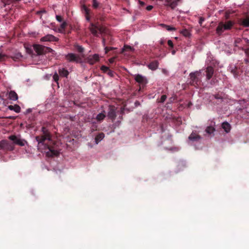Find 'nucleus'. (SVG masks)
Listing matches in <instances>:
<instances>
[{
  "label": "nucleus",
  "mask_w": 249,
  "mask_h": 249,
  "mask_svg": "<svg viewBox=\"0 0 249 249\" xmlns=\"http://www.w3.org/2000/svg\"><path fill=\"white\" fill-rule=\"evenodd\" d=\"M42 135L36 137V140L38 142L37 148L41 152L43 150L48 149L49 151L46 152V155L48 156H53L58 155V151L52 149L49 144L52 141L51 136L48 130L45 127L41 128Z\"/></svg>",
  "instance_id": "nucleus-1"
},
{
  "label": "nucleus",
  "mask_w": 249,
  "mask_h": 249,
  "mask_svg": "<svg viewBox=\"0 0 249 249\" xmlns=\"http://www.w3.org/2000/svg\"><path fill=\"white\" fill-rule=\"evenodd\" d=\"M82 54H78L73 53H69L65 55V58L70 62L81 63L82 62Z\"/></svg>",
  "instance_id": "nucleus-2"
},
{
  "label": "nucleus",
  "mask_w": 249,
  "mask_h": 249,
  "mask_svg": "<svg viewBox=\"0 0 249 249\" xmlns=\"http://www.w3.org/2000/svg\"><path fill=\"white\" fill-rule=\"evenodd\" d=\"M89 29L91 34L96 36H98L99 34L104 31V28L101 27L99 24H94L91 23Z\"/></svg>",
  "instance_id": "nucleus-3"
},
{
  "label": "nucleus",
  "mask_w": 249,
  "mask_h": 249,
  "mask_svg": "<svg viewBox=\"0 0 249 249\" xmlns=\"http://www.w3.org/2000/svg\"><path fill=\"white\" fill-rule=\"evenodd\" d=\"M233 23L231 21H228L225 23L220 22L219 23L217 28L216 33L218 34H221L225 30L230 29L233 26Z\"/></svg>",
  "instance_id": "nucleus-4"
},
{
  "label": "nucleus",
  "mask_w": 249,
  "mask_h": 249,
  "mask_svg": "<svg viewBox=\"0 0 249 249\" xmlns=\"http://www.w3.org/2000/svg\"><path fill=\"white\" fill-rule=\"evenodd\" d=\"M0 148L7 150L12 151L14 149V147L6 140H1L0 142Z\"/></svg>",
  "instance_id": "nucleus-5"
},
{
  "label": "nucleus",
  "mask_w": 249,
  "mask_h": 249,
  "mask_svg": "<svg viewBox=\"0 0 249 249\" xmlns=\"http://www.w3.org/2000/svg\"><path fill=\"white\" fill-rule=\"evenodd\" d=\"M135 80L137 82L142 85H145L147 83V80L146 77L140 74H136L135 75Z\"/></svg>",
  "instance_id": "nucleus-6"
},
{
  "label": "nucleus",
  "mask_w": 249,
  "mask_h": 249,
  "mask_svg": "<svg viewBox=\"0 0 249 249\" xmlns=\"http://www.w3.org/2000/svg\"><path fill=\"white\" fill-rule=\"evenodd\" d=\"M213 72H214L213 68V67L212 66H208L205 68V73H206L205 76L206 77L207 81H209L212 78V77L213 74Z\"/></svg>",
  "instance_id": "nucleus-7"
},
{
  "label": "nucleus",
  "mask_w": 249,
  "mask_h": 249,
  "mask_svg": "<svg viewBox=\"0 0 249 249\" xmlns=\"http://www.w3.org/2000/svg\"><path fill=\"white\" fill-rule=\"evenodd\" d=\"M165 5L170 7L171 9H174L178 5L180 0H164Z\"/></svg>",
  "instance_id": "nucleus-8"
},
{
  "label": "nucleus",
  "mask_w": 249,
  "mask_h": 249,
  "mask_svg": "<svg viewBox=\"0 0 249 249\" xmlns=\"http://www.w3.org/2000/svg\"><path fill=\"white\" fill-rule=\"evenodd\" d=\"M58 38L52 35H47L40 39V41H57Z\"/></svg>",
  "instance_id": "nucleus-9"
},
{
  "label": "nucleus",
  "mask_w": 249,
  "mask_h": 249,
  "mask_svg": "<svg viewBox=\"0 0 249 249\" xmlns=\"http://www.w3.org/2000/svg\"><path fill=\"white\" fill-rule=\"evenodd\" d=\"M33 48L37 54L41 55L44 53L45 47L40 45L35 44L33 45Z\"/></svg>",
  "instance_id": "nucleus-10"
},
{
  "label": "nucleus",
  "mask_w": 249,
  "mask_h": 249,
  "mask_svg": "<svg viewBox=\"0 0 249 249\" xmlns=\"http://www.w3.org/2000/svg\"><path fill=\"white\" fill-rule=\"evenodd\" d=\"M99 57L98 54H94L92 55H89L87 58V61L90 64H93L99 60Z\"/></svg>",
  "instance_id": "nucleus-11"
},
{
  "label": "nucleus",
  "mask_w": 249,
  "mask_h": 249,
  "mask_svg": "<svg viewBox=\"0 0 249 249\" xmlns=\"http://www.w3.org/2000/svg\"><path fill=\"white\" fill-rule=\"evenodd\" d=\"M203 70L196 71L195 72H192L190 73V77L191 79L194 82L197 77V76H199L201 73V71Z\"/></svg>",
  "instance_id": "nucleus-12"
},
{
  "label": "nucleus",
  "mask_w": 249,
  "mask_h": 249,
  "mask_svg": "<svg viewBox=\"0 0 249 249\" xmlns=\"http://www.w3.org/2000/svg\"><path fill=\"white\" fill-rule=\"evenodd\" d=\"M206 63L208 66H213L215 64V60L213 59L210 54H207V58L206 60Z\"/></svg>",
  "instance_id": "nucleus-13"
},
{
  "label": "nucleus",
  "mask_w": 249,
  "mask_h": 249,
  "mask_svg": "<svg viewBox=\"0 0 249 249\" xmlns=\"http://www.w3.org/2000/svg\"><path fill=\"white\" fill-rule=\"evenodd\" d=\"M107 117L113 120L116 117V113L113 107H109V110L107 114Z\"/></svg>",
  "instance_id": "nucleus-14"
},
{
  "label": "nucleus",
  "mask_w": 249,
  "mask_h": 249,
  "mask_svg": "<svg viewBox=\"0 0 249 249\" xmlns=\"http://www.w3.org/2000/svg\"><path fill=\"white\" fill-rule=\"evenodd\" d=\"M8 98L13 101H16L18 99L17 94L14 91H10L8 93Z\"/></svg>",
  "instance_id": "nucleus-15"
},
{
  "label": "nucleus",
  "mask_w": 249,
  "mask_h": 249,
  "mask_svg": "<svg viewBox=\"0 0 249 249\" xmlns=\"http://www.w3.org/2000/svg\"><path fill=\"white\" fill-rule=\"evenodd\" d=\"M229 71L233 74L234 77L238 76V73L237 72V68L234 65H230L229 67Z\"/></svg>",
  "instance_id": "nucleus-16"
},
{
  "label": "nucleus",
  "mask_w": 249,
  "mask_h": 249,
  "mask_svg": "<svg viewBox=\"0 0 249 249\" xmlns=\"http://www.w3.org/2000/svg\"><path fill=\"white\" fill-rule=\"evenodd\" d=\"M200 138H201L199 135L193 132L189 137V140L192 141H197L199 140Z\"/></svg>",
  "instance_id": "nucleus-17"
},
{
  "label": "nucleus",
  "mask_w": 249,
  "mask_h": 249,
  "mask_svg": "<svg viewBox=\"0 0 249 249\" xmlns=\"http://www.w3.org/2000/svg\"><path fill=\"white\" fill-rule=\"evenodd\" d=\"M159 63L158 61H155L150 63L148 65V67L149 69L154 71L156 70L158 67Z\"/></svg>",
  "instance_id": "nucleus-18"
},
{
  "label": "nucleus",
  "mask_w": 249,
  "mask_h": 249,
  "mask_svg": "<svg viewBox=\"0 0 249 249\" xmlns=\"http://www.w3.org/2000/svg\"><path fill=\"white\" fill-rule=\"evenodd\" d=\"M8 109L10 110H14L17 113H19L20 111V107L17 105H15L14 106L10 105L8 107Z\"/></svg>",
  "instance_id": "nucleus-19"
},
{
  "label": "nucleus",
  "mask_w": 249,
  "mask_h": 249,
  "mask_svg": "<svg viewBox=\"0 0 249 249\" xmlns=\"http://www.w3.org/2000/svg\"><path fill=\"white\" fill-rule=\"evenodd\" d=\"M222 127L226 133L230 132L231 130V125L228 122L223 123L222 124Z\"/></svg>",
  "instance_id": "nucleus-20"
},
{
  "label": "nucleus",
  "mask_w": 249,
  "mask_h": 249,
  "mask_svg": "<svg viewBox=\"0 0 249 249\" xmlns=\"http://www.w3.org/2000/svg\"><path fill=\"white\" fill-rule=\"evenodd\" d=\"M59 74L64 77H67L69 74L68 71L64 68H60L58 70Z\"/></svg>",
  "instance_id": "nucleus-21"
},
{
  "label": "nucleus",
  "mask_w": 249,
  "mask_h": 249,
  "mask_svg": "<svg viewBox=\"0 0 249 249\" xmlns=\"http://www.w3.org/2000/svg\"><path fill=\"white\" fill-rule=\"evenodd\" d=\"M104 137L105 135L103 133H100L98 135H97L95 139V143L97 144L99 143V142L101 141L104 139Z\"/></svg>",
  "instance_id": "nucleus-22"
},
{
  "label": "nucleus",
  "mask_w": 249,
  "mask_h": 249,
  "mask_svg": "<svg viewBox=\"0 0 249 249\" xmlns=\"http://www.w3.org/2000/svg\"><path fill=\"white\" fill-rule=\"evenodd\" d=\"M26 143H27V142L25 140L21 139L20 136H19L17 141H16V144L20 146H24Z\"/></svg>",
  "instance_id": "nucleus-23"
},
{
  "label": "nucleus",
  "mask_w": 249,
  "mask_h": 249,
  "mask_svg": "<svg viewBox=\"0 0 249 249\" xmlns=\"http://www.w3.org/2000/svg\"><path fill=\"white\" fill-rule=\"evenodd\" d=\"M83 10H84L85 14H86V18L88 21H89L90 18L89 16V10L85 6L83 5L82 7Z\"/></svg>",
  "instance_id": "nucleus-24"
},
{
  "label": "nucleus",
  "mask_w": 249,
  "mask_h": 249,
  "mask_svg": "<svg viewBox=\"0 0 249 249\" xmlns=\"http://www.w3.org/2000/svg\"><path fill=\"white\" fill-rule=\"evenodd\" d=\"M241 25L245 27H249V18L243 19L241 20Z\"/></svg>",
  "instance_id": "nucleus-25"
},
{
  "label": "nucleus",
  "mask_w": 249,
  "mask_h": 249,
  "mask_svg": "<svg viewBox=\"0 0 249 249\" xmlns=\"http://www.w3.org/2000/svg\"><path fill=\"white\" fill-rule=\"evenodd\" d=\"M105 117H106V115L105 114V111H104V112H102V113L98 114L97 115L96 119L98 121L101 122L104 119Z\"/></svg>",
  "instance_id": "nucleus-26"
},
{
  "label": "nucleus",
  "mask_w": 249,
  "mask_h": 249,
  "mask_svg": "<svg viewBox=\"0 0 249 249\" xmlns=\"http://www.w3.org/2000/svg\"><path fill=\"white\" fill-rule=\"evenodd\" d=\"M134 48L130 46L125 45L124 46V48L122 49V52L124 51H131L133 52L134 51Z\"/></svg>",
  "instance_id": "nucleus-27"
},
{
  "label": "nucleus",
  "mask_w": 249,
  "mask_h": 249,
  "mask_svg": "<svg viewBox=\"0 0 249 249\" xmlns=\"http://www.w3.org/2000/svg\"><path fill=\"white\" fill-rule=\"evenodd\" d=\"M180 33L185 37H189L191 36L190 31L186 29L180 31Z\"/></svg>",
  "instance_id": "nucleus-28"
},
{
  "label": "nucleus",
  "mask_w": 249,
  "mask_h": 249,
  "mask_svg": "<svg viewBox=\"0 0 249 249\" xmlns=\"http://www.w3.org/2000/svg\"><path fill=\"white\" fill-rule=\"evenodd\" d=\"M215 131V128L212 126H208L206 129V132L209 134H213Z\"/></svg>",
  "instance_id": "nucleus-29"
},
{
  "label": "nucleus",
  "mask_w": 249,
  "mask_h": 249,
  "mask_svg": "<svg viewBox=\"0 0 249 249\" xmlns=\"http://www.w3.org/2000/svg\"><path fill=\"white\" fill-rule=\"evenodd\" d=\"M18 137L19 136L11 135L8 137V138L9 140L13 141L14 144H16V141H17Z\"/></svg>",
  "instance_id": "nucleus-30"
},
{
  "label": "nucleus",
  "mask_w": 249,
  "mask_h": 249,
  "mask_svg": "<svg viewBox=\"0 0 249 249\" xmlns=\"http://www.w3.org/2000/svg\"><path fill=\"white\" fill-rule=\"evenodd\" d=\"M67 25V23L66 22H63L60 25V29H58V32L59 33H63V30L66 28Z\"/></svg>",
  "instance_id": "nucleus-31"
},
{
  "label": "nucleus",
  "mask_w": 249,
  "mask_h": 249,
  "mask_svg": "<svg viewBox=\"0 0 249 249\" xmlns=\"http://www.w3.org/2000/svg\"><path fill=\"white\" fill-rule=\"evenodd\" d=\"M99 3L97 0H93L92 6L94 8H97L98 7Z\"/></svg>",
  "instance_id": "nucleus-32"
},
{
  "label": "nucleus",
  "mask_w": 249,
  "mask_h": 249,
  "mask_svg": "<svg viewBox=\"0 0 249 249\" xmlns=\"http://www.w3.org/2000/svg\"><path fill=\"white\" fill-rule=\"evenodd\" d=\"M53 79L54 81L56 82H57L59 80V76L56 72H55L54 75H53Z\"/></svg>",
  "instance_id": "nucleus-33"
},
{
  "label": "nucleus",
  "mask_w": 249,
  "mask_h": 249,
  "mask_svg": "<svg viewBox=\"0 0 249 249\" xmlns=\"http://www.w3.org/2000/svg\"><path fill=\"white\" fill-rule=\"evenodd\" d=\"M165 28L168 31H175L176 30L175 28L171 27L169 25H167Z\"/></svg>",
  "instance_id": "nucleus-34"
},
{
  "label": "nucleus",
  "mask_w": 249,
  "mask_h": 249,
  "mask_svg": "<svg viewBox=\"0 0 249 249\" xmlns=\"http://www.w3.org/2000/svg\"><path fill=\"white\" fill-rule=\"evenodd\" d=\"M101 69L103 71L105 72H107L109 70L108 68L105 66H102L101 68Z\"/></svg>",
  "instance_id": "nucleus-35"
},
{
  "label": "nucleus",
  "mask_w": 249,
  "mask_h": 249,
  "mask_svg": "<svg viewBox=\"0 0 249 249\" xmlns=\"http://www.w3.org/2000/svg\"><path fill=\"white\" fill-rule=\"evenodd\" d=\"M166 98H167L166 95H163L161 96V97L159 102H160V103H163L165 101Z\"/></svg>",
  "instance_id": "nucleus-36"
},
{
  "label": "nucleus",
  "mask_w": 249,
  "mask_h": 249,
  "mask_svg": "<svg viewBox=\"0 0 249 249\" xmlns=\"http://www.w3.org/2000/svg\"><path fill=\"white\" fill-rule=\"evenodd\" d=\"M77 50L79 52L82 53L84 51V48L81 46H78L77 47Z\"/></svg>",
  "instance_id": "nucleus-37"
},
{
  "label": "nucleus",
  "mask_w": 249,
  "mask_h": 249,
  "mask_svg": "<svg viewBox=\"0 0 249 249\" xmlns=\"http://www.w3.org/2000/svg\"><path fill=\"white\" fill-rule=\"evenodd\" d=\"M168 45L171 48H173L174 44L173 42L171 40H168L167 41Z\"/></svg>",
  "instance_id": "nucleus-38"
},
{
  "label": "nucleus",
  "mask_w": 249,
  "mask_h": 249,
  "mask_svg": "<svg viewBox=\"0 0 249 249\" xmlns=\"http://www.w3.org/2000/svg\"><path fill=\"white\" fill-rule=\"evenodd\" d=\"M56 19L58 22H61L62 21V17L60 16L56 15Z\"/></svg>",
  "instance_id": "nucleus-39"
},
{
  "label": "nucleus",
  "mask_w": 249,
  "mask_h": 249,
  "mask_svg": "<svg viewBox=\"0 0 249 249\" xmlns=\"http://www.w3.org/2000/svg\"><path fill=\"white\" fill-rule=\"evenodd\" d=\"M112 49H113V48H112V47L108 48V47H106L105 48V53H107L108 51L112 50Z\"/></svg>",
  "instance_id": "nucleus-40"
},
{
  "label": "nucleus",
  "mask_w": 249,
  "mask_h": 249,
  "mask_svg": "<svg viewBox=\"0 0 249 249\" xmlns=\"http://www.w3.org/2000/svg\"><path fill=\"white\" fill-rule=\"evenodd\" d=\"M5 57V55L0 53V61H1L4 60Z\"/></svg>",
  "instance_id": "nucleus-41"
},
{
  "label": "nucleus",
  "mask_w": 249,
  "mask_h": 249,
  "mask_svg": "<svg viewBox=\"0 0 249 249\" xmlns=\"http://www.w3.org/2000/svg\"><path fill=\"white\" fill-rule=\"evenodd\" d=\"M153 7L152 5H148L146 7V9L148 11H150L153 9Z\"/></svg>",
  "instance_id": "nucleus-42"
},
{
  "label": "nucleus",
  "mask_w": 249,
  "mask_h": 249,
  "mask_svg": "<svg viewBox=\"0 0 249 249\" xmlns=\"http://www.w3.org/2000/svg\"><path fill=\"white\" fill-rule=\"evenodd\" d=\"M16 58L19 59V58L22 57V55L20 53H17L16 54Z\"/></svg>",
  "instance_id": "nucleus-43"
},
{
  "label": "nucleus",
  "mask_w": 249,
  "mask_h": 249,
  "mask_svg": "<svg viewBox=\"0 0 249 249\" xmlns=\"http://www.w3.org/2000/svg\"><path fill=\"white\" fill-rule=\"evenodd\" d=\"M204 19L202 18H200L199 20V23L201 25L202 22L204 21Z\"/></svg>",
  "instance_id": "nucleus-44"
},
{
  "label": "nucleus",
  "mask_w": 249,
  "mask_h": 249,
  "mask_svg": "<svg viewBox=\"0 0 249 249\" xmlns=\"http://www.w3.org/2000/svg\"><path fill=\"white\" fill-rule=\"evenodd\" d=\"M244 40H245V41L246 42V43L248 45H249V39H248V38H243Z\"/></svg>",
  "instance_id": "nucleus-45"
},
{
  "label": "nucleus",
  "mask_w": 249,
  "mask_h": 249,
  "mask_svg": "<svg viewBox=\"0 0 249 249\" xmlns=\"http://www.w3.org/2000/svg\"><path fill=\"white\" fill-rule=\"evenodd\" d=\"M108 74L110 76H112L113 75V72L111 71H110L109 70L107 72Z\"/></svg>",
  "instance_id": "nucleus-46"
},
{
  "label": "nucleus",
  "mask_w": 249,
  "mask_h": 249,
  "mask_svg": "<svg viewBox=\"0 0 249 249\" xmlns=\"http://www.w3.org/2000/svg\"><path fill=\"white\" fill-rule=\"evenodd\" d=\"M25 48H26V50L27 51V52L28 53H31V49H30L28 47H25Z\"/></svg>",
  "instance_id": "nucleus-47"
},
{
  "label": "nucleus",
  "mask_w": 249,
  "mask_h": 249,
  "mask_svg": "<svg viewBox=\"0 0 249 249\" xmlns=\"http://www.w3.org/2000/svg\"><path fill=\"white\" fill-rule=\"evenodd\" d=\"M115 58H111L109 59V61L110 63H113L114 61Z\"/></svg>",
  "instance_id": "nucleus-48"
},
{
  "label": "nucleus",
  "mask_w": 249,
  "mask_h": 249,
  "mask_svg": "<svg viewBox=\"0 0 249 249\" xmlns=\"http://www.w3.org/2000/svg\"><path fill=\"white\" fill-rule=\"evenodd\" d=\"M170 150L171 151H178V148H177V147H174V148H171Z\"/></svg>",
  "instance_id": "nucleus-49"
},
{
  "label": "nucleus",
  "mask_w": 249,
  "mask_h": 249,
  "mask_svg": "<svg viewBox=\"0 0 249 249\" xmlns=\"http://www.w3.org/2000/svg\"><path fill=\"white\" fill-rule=\"evenodd\" d=\"M139 3L141 6H143L144 5V2L142 1L139 0Z\"/></svg>",
  "instance_id": "nucleus-50"
},
{
  "label": "nucleus",
  "mask_w": 249,
  "mask_h": 249,
  "mask_svg": "<svg viewBox=\"0 0 249 249\" xmlns=\"http://www.w3.org/2000/svg\"><path fill=\"white\" fill-rule=\"evenodd\" d=\"M160 26L163 27V28H166V26H167V25H166V24H160Z\"/></svg>",
  "instance_id": "nucleus-51"
},
{
  "label": "nucleus",
  "mask_w": 249,
  "mask_h": 249,
  "mask_svg": "<svg viewBox=\"0 0 249 249\" xmlns=\"http://www.w3.org/2000/svg\"><path fill=\"white\" fill-rule=\"evenodd\" d=\"M45 11H38L37 12V13L39 14V13H45Z\"/></svg>",
  "instance_id": "nucleus-52"
},
{
  "label": "nucleus",
  "mask_w": 249,
  "mask_h": 249,
  "mask_svg": "<svg viewBox=\"0 0 249 249\" xmlns=\"http://www.w3.org/2000/svg\"><path fill=\"white\" fill-rule=\"evenodd\" d=\"M171 53L173 55H174L176 53V51L173 50Z\"/></svg>",
  "instance_id": "nucleus-53"
},
{
  "label": "nucleus",
  "mask_w": 249,
  "mask_h": 249,
  "mask_svg": "<svg viewBox=\"0 0 249 249\" xmlns=\"http://www.w3.org/2000/svg\"><path fill=\"white\" fill-rule=\"evenodd\" d=\"M102 41H103V43L104 45H105V40L104 38L103 39Z\"/></svg>",
  "instance_id": "nucleus-54"
},
{
  "label": "nucleus",
  "mask_w": 249,
  "mask_h": 249,
  "mask_svg": "<svg viewBox=\"0 0 249 249\" xmlns=\"http://www.w3.org/2000/svg\"><path fill=\"white\" fill-rule=\"evenodd\" d=\"M160 43L161 44H163V43H164L163 40H161L160 41Z\"/></svg>",
  "instance_id": "nucleus-55"
}]
</instances>
